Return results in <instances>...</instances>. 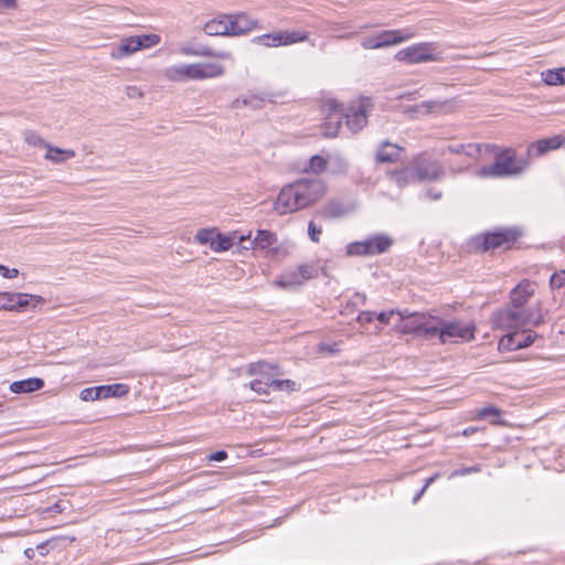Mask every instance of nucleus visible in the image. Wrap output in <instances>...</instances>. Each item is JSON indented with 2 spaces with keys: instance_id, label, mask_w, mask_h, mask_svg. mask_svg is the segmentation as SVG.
Returning <instances> with one entry per match:
<instances>
[{
  "instance_id": "nucleus-1",
  "label": "nucleus",
  "mask_w": 565,
  "mask_h": 565,
  "mask_svg": "<svg viewBox=\"0 0 565 565\" xmlns=\"http://www.w3.org/2000/svg\"><path fill=\"white\" fill-rule=\"evenodd\" d=\"M324 192L320 179H299L280 190L274 209L280 215L294 213L318 202Z\"/></svg>"
},
{
  "instance_id": "nucleus-2",
  "label": "nucleus",
  "mask_w": 565,
  "mask_h": 565,
  "mask_svg": "<svg viewBox=\"0 0 565 565\" xmlns=\"http://www.w3.org/2000/svg\"><path fill=\"white\" fill-rule=\"evenodd\" d=\"M523 232L516 226L497 227L471 236L467 241V249L470 253H489L497 249H512L522 237Z\"/></svg>"
},
{
  "instance_id": "nucleus-3",
  "label": "nucleus",
  "mask_w": 565,
  "mask_h": 565,
  "mask_svg": "<svg viewBox=\"0 0 565 565\" xmlns=\"http://www.w3.org/2000/svg\"><path fill=\"white\" fill-rule=\"evenodd\" d=\"M483 154H493L494 161L476 171V175L480 179L512 177L518 175L525 170V161L519 159L515 150L512 148L500 149L497 146L494 151L483 152Z\"/></svg>"
},
{
  "instance_id": "nucleus-4",
  "label": "nucleus",
  "mask_w": 565,
  "mask_h": 565,
  "mask_svg": "<svg viewBox=\"0 0 565 565\" xmlns=\"http://www.w3.org/2000/svg\"><path fill=\"white\" fill-rule=\"evenodd\" d=\"M224 67L218 63H193L171 66L166 70V77L171 81L205 79L221 76Z\"/></svg>"
},
{
  "instance_id": "nucleus-5",
  "label": "nucleus",
  "mask_w": 565,
  "mask_h": 565,
  "mask_svg": "<svg viewBox=\"0 0 565 565\" xmlns=\"http://www.w3.org/2000/svg\"><path fill=\"white\" fill-rule=\"evenodd\" d=\"M393 238L387 234H375L363 241L352 242L347 245L345 253L349 256L369 257L386 253L393 246Z\"/></svg>"
},
{
  "instance_id": "nucleus-6",
  "label": "nucleus",
  "mask_w": 565,
  "mask_h": 565,
  "mask_svg": "<svg viewBox=\"0 0 565 565\" xmlns=\"http://www.w3.org/2000/svg\"><path fill=\"white\" fill-rule=\"evenodd\" d=\"M491 319L494 328L497 329H519L532 321V310L529 308L505 306L494 311Z\"/></svg>"
},
{
  "instance_id": "nucleus-7",
  "label": "nucleus",
  "mask_w": 565,
  "mask_h": 565,
  "mask_svg": "<svg viewBox=\"0 0 565 565\" xmlns=\"http://www.w3.org/2000/svg\"><path fill=\"white\" fill-rule=\"evenodd\" d=\"M45 299L26 292H0V310L12 312L36 311Z\"/></svg>"
},
{
  "instance_id": "nucleus-8",
  "label": "nucleus",
  "mask_w": 565,
  "mask_h": 565,
  "mask_svg": "<svg viewBox=\"0 0 565 565\" xmlns=\"http://www.w3.org/2000/svg\"><path fill=\"white\" fill-rule=\"evenodd\" d=\"M159 42L160 36L154 33L128 36L122 39L118 46L111 50L109 55L113 60H121L139 50L152 47Z\"/></svg>"
},
{
  "instance_id": "nucleus-9",
  "label": "nucleus",
  "mask_w": 565,
  "mask_h": 565,
  "mask_svg": "<svg viewBox=\"0 0 565 565\" xmlns=\"http://www.w3.org/2000/svg\"><path fill=\"white\" fill-rule=\"evenodd\" d=\"M473 323H462L458 320H444L439 318V343L470 341L475 338Z\"/></svg>"
},
{
  "instance_id": "nucleus-10",
  "label": "nucleus",
  "mask_w": 565,
  "mask_h": 565,
  "mask_svg": "<svg viewBox=\"0 0 565 565\" xmlns=\"http://www.w3.org/2000/svg\"><path fill=\"white\" fill-rule=\"evenodd\" d=\"M395 60L408 64H419L436 62L439 60V54L434 43L422 42L399 50L395 54Z\"/></svg>"
},
{
  "instance_id": "nucleus-11",
  "label": "nucleus",
  "mask_w": 565,
  "mask_h": 565,
  "mask_svg": "<svg viewBox=\"0 0 565 565\" xmlns=\"http://www.w3.org/2000/svg\"><path fill=\"white\" fill-rule=\"evenodd\" d=\"M309 39V33L306 31L292 30V31H277L271 33L262 34L255 36L253 43L266 46V47H278L291 45L299 42H305Z\"/></svg>"
},
{
  "instance_id": "nucleus-12",
  "label": "nucleus",
  "mask_w": 565,
  "mask_h": 565,
  "mask_svg": "<svg viewBox=\"0 0 565 565\" xmlns=\"http://www.w3.org/2000/svg\"><path fill=\"white\" fill-rule=\"evenodd\" d=\"M373 104L371 98L361 97L358 102L352 105L343 113L345 125L351 132H359L367 124L369 111Z\"/></svg>"
},
{
  "instance_id": "nucleus-13",
  "label": "nucleus",
  "mask_w": 565,
  "mask_h": 565,
  "mask_svg": "<svg viewBox=\"0 0 565 565\" xmlns=\"http://www.w3.org/2000/svg\"><path fill=\"white\" fill-rule=\"evenodd\" d=\"M317 270L312 265L302 264L297 268L282 273L274 284L284 289H294L301 286L305 281L316 277Z\"/></svg>"
},
{
  "instance_id": "nucleus-14",
  "label": "nucleus",
  "mask_w": 565,
  "mask_h": 565,
  "mask_svg": "<svg viewBox=\"0 0 565 565\" xmlns=\"http://www.w3.org/2000/svg\"><path fill=\"white\" fill-rule=\"evenodd\" d=\"M25 142L35 147H44L47 149L44 158L54 163H62L65 159L75 157V151L72 149H61L46 142L39 134L33 130H25L23 132Z\"/></svg>"
},
{
  "instance_id": "nucleus-15",
  "label": "nucleus",
  "mask_w": 565,
  "mask_h": 565,
  "mask_svg": "<svg viewBox=\"0 0 565 565\" xmlns=\"http://www.w3.org/2000/svg\"><path fill=\"white\" fill-rule=\"evenodd\" d=\"M409 178H415L416 182L420 181H437L445 175V171L438 161L419 160L416 161L411 170L404 172Z\"/></svg>"
},
{
  "instance_id": "nucleus-16",
  "label": "nucleus",
  "mask_w": 565,
  "mask_h": 565,
  "mask_svg": "<svg viewBox=\"0 0 565 565\" xmlns=\"http://www.w3.org/2000/svg\"><path fill=\"white\" fill-rule=\"evenodd\" d=\"M323 109L327 113L323 124V135L328 138H333L338 136L342 126V105L337 99L330 98L323 103Z\"/></svg>"
},
{
  "instance_id": "nucleus-17",
  "label": "nucleus",
  "mask_w": 565,
  "mask_h": 565,
  "mask_svg": "<svg viewBox=\"0 0 565 565\" xmlns=\"http://www.w3.org/2000/svg\"><path fill=\"white\" fill-rule=\"evenodd\" d=\"M497 149L493 143H450L444 147L440 151L441 156L447 152L458 156H465L472 160H480L483 152H492Z\"/></svg>"
},
{
  "instance_id": "nucleus-18",
  "label": "nucleus",
  "mask_w": 565,
  "mask_h": 565,
  "mask_svg": "<svg viewBox=\"0 0 565 565\" xmlns=\"http://www.w3.org/2000/svg\"><path fill=\"white\" fill-rule=\"evenodd\" d=\"M396 315L398 316V320L394 324L395 331L402 334L415 335L425 313L403 309L396 310Z\"/></svg>"
},
{
  "instance_id": "nucleus-19",
  "label": "nucleus",
  "mask_w": 565,
  "mask_h": 565,
  "mask_svg": "<svg viewBox=\"0 0 565 565\" xmlns=\"http://www.w3.org/2000/svg\"><path fill=\"white\" fill-rule=\"evenodd\" d=\"M228 22L230 36L244 35L258 28V21L244 12L225 14Z\"/></svg>"
},
{
  "instance_id": "nucleus-20",
  "label": "nucleus",
  "mask_w": 565,
  "mask_h": 565,
  "mask_svg": "<svg viewBox=\"0 0 565 565\" xmlns=\"http://www.w3.org/2000/svg\"><path fill=\"white\" fill-rule=\"evenodd\" d=\"M534 291V284L531 280H521L510 292V306L524 308Z\"/></svg>"
},
{
  "instance_id": "nucleus-21",
  "label": "nucleus",
  "mask_w": 565,
  "mask_h": 565,
  "mask_svg": "<svg viewBox=\"0 0 565 565\" xmlns=\"http://www.w3.org/2000/svg\"><path fill=\"white\" fill-rule=\"evenodd\" d=\"M414 36L412 29H398V30H384L376 33V40H379L381 47H387L403 43Z\"/></svg>"
},
{
  "instance_id": "nucleus-22",
  "label": "nucleus",
  "mask_w": 565,
  "mask_h": 565,
  "mask_svg": "<svg viewBox=\"0 0 565 565\" xmlns=\"http://www.w3.org/2000/svg\"><path fill=\"white\" fill-rule=\"evenodd\" d=\"M250 232L247 235H237V232L232 233L231 235H224L215 228V238L213 243H211V249L221 253L228 250L234 242L237 239L239 244H243L245 239L249 238Z\"/></svg>"
},
{
  "instance_id": "nucleus-23",
  "label": "nucleus",
  "mask_w": 565,
  "mask_h": 565,
  "mask_svg": "<svg viewBox=\"0 0 565 565\" xmlns=\"http://www.w3.org/2000/svg\"><path fill=\"white\" fill-rule=\"evenodd\" d=\"M415 337L423 338L425 340H439V318L424 315Z\"/></svg>"
},
{
  "instance_id": "nucleus-24",
  "label": "nucleus",
  "mask_w": 565,
  "mask_h": 565,
  "mask_svg": "<svg viewBox=\"0 0 565 565\" xmlns=\"http://www.w3.org/2000/svg\"><path fill=\"white\" fill-rule=\"evenodd\" d=\"M246 241H248L249 248L252 249H268L276 245L277 235L267 230H258L256 236L253 239L249 237ZM243 248L248 249V246L243 245Z\"/></svg>"
},
{
  "instance_id": "nucleus-25",
  "label": "nucleus",
  "mask_w": 565,
  "mask_h": 565,
  "mask_svg": "<svg viewBox=\"0 0 565 565\" xmlns=\"http://www.w3.org/2000/svg\"><path fill=\"white\" fill-rule=\"evenodd\" d=\"M353 211V206L345 204L340 200L329 201L321 210V215L324 218H339Z\"/></svg>"
},
{
  "instance_id": "nucleus-26",
  "label": "nucleus",
  "mask_w": 565,
  "mask_h": 565,
  "mask_svg": "<svg viewBox=\"0 0 565 565\" xmlns=\"http://www.w3.org/2000/svg\"><path fill=\"white\" fill-rule=\"evenodd\" d=\"M403 151V148L391 143L388 141H383L380 149L376 152V160L380 162H396L401 159V152Z\"/></svg>"
},
{
  "instance_id": "nucleus-27",
  "label": "nucleus",
  "mask_w": 565,
  "mask_h": 565,
  "mask_svg": "<svg viewBox=\"0 0 565 565\" xmlns=\"http://www.w3.org/2000/svg\"><path fill=\"white\" fill-rule=\"evenodd\" d=\"M44 387V381L40 377H29L10 384V391L15 394L33 393Z\"/></svg>"
},
{
  "instance_id": "nucleus-28",
  "label": "nucleus",
  "mask_w": 565,
  "mask_h": 565,
  "mask_svg": "<svg viewBox=\"0 0 565 565\" xmlns=\"http://www.w3.org/2000/svg\"><path fill=\"white\" fill-rule=\"evenodd\" d=\"M562 146H565V136L562 135L540 139L536 142L532 143V148L536 149V153L539 156L544 154L551 150H556Z\"/></svg>"
},
{
  "instance_id": "nucleus-29",
  "label": "nucleus",
  "mask_w": 565,
  "mask_h": 565,
  "mask_svg": "<svg viewBox=\"0 0 565 565\" xmlns=\"http://www.w3.org/2000/svg\"><path fill=\"white\" fill-rule=\"evenodd\" d=\"M203 31L206 35H210V36H216V35L230 36L227 18L224 14L218 19H212V20L207 21L204 24Z\"/></svg>"
},
{
  "instance_id": "nucleus-30",
  "label": "nucleus",
  "mask_w": 565,
  "mask_h": 565,
  "mask_svg": "<svg viewBox=\"0 0 565 565\" xmlns=\"http://www.w3.org/2000/svg\"><path fill=\"white\" fill-rule=\"evenodd\" d=\"M99 399L108 397H122L129 393V386L124 383H115L98 386Z\"/></svg>"
},
{
  "instance_id": "nucleus-31",
  "label": "nucleus",
  "mask_w": 565,
  "mask_h": 565,
  "mask_svg": "<svg viewBox=\"0 0 565 565\" xmlns=\"http://www.w3.org/2000/svg\"><path fill=\"white\" fill-rule=\"evenodd\" d=\"M542 79L546 85H565V67L550 68L542 72Z\"/></svg>"
},
{
  "instance_id": "nucleus-32",
  "label": "nucleus",
  "mask_w": 565,
  "mask_h": 565,
  "mask_svg": "<svg viewBox=\"0 0 565 565\" xmlns=\"http://www.w3.org/2000/svg\"><path fill=\"white\" fill-rule=\"evenodd\" d=\"M502 411L495 406H486L478 409L476 413L477 419H484L491 417L490 424L492 425H505L504 420H501Z\"/></svg>"
},
{
  "instance_id": "nucleus-33",
  "label": "nucleus",
  "mask_w": 565,
  "mask_h": 565,
  "mask_svg": "<svg viewBox=\"0 0 565 565\" xmlns=\"http://www.w3.org/2000/svg\"><path fill=\"white\" fill-rule=\"evenodd\" d=\"M274 97L275 95L274 94H265V95H248L246 97H244L242 99V104L245 105V106H249L254 109H259L263 107V104L264 102H270L273 103L274 102ZM238 103H241V99H236L235 100V105H237Z\"/></svg>"
},
{
  "instance_id": "nucleus-34",
  "label": "nucleus",
  "mask_w": 565,
  "mask_h": 565,
  "mask_svg": "<svg viewBox=\"0 0 565 565\" xmlns=\"http://www.w3.org/2000/svg\"><path fill=\"white\" fill-rule=\"evenodd\" d=\"M181 53L189 56H215L214 51L205 45H199L196 47L183 46L181 47Z\"/></svg>"
},
{
  "instance_id": "nucleus-35",
  "label": "nucleus",
  "mask_w": 565,
  "mask_h": 565,
  "mask_svg": "<svg viewBox=\"0 0 565 565\" xmlns=\"http://www.w3.org/2000/svg\"><path fill=\"white\" fill-rule=\"evenodd\" d=\"M249 387L252 391L256 392L259 395H269L270 390H273L270 385V379L268 375L263 379H256L249 383Z\"/></svg>"
},
{
  "instance_id": "nucleus-36",
  "label": "nucleus",
  "mask_w": 565,
  "mask_h": 565,
  "mask_svg": "<svg viewBox=\"0 0 565 565\" xmlns=\"http://www.w3.org/2000/svg\"><path fill=\"white\" fill-rule=\"evenodd\" d=\"M327 160L315 154L310 158L308 167L305 169L306 171H311L313 173H321L327 168Z\"/></svg>"
},
{
  "instance_id": "nucleus-37",
  "label": "nucleus",
  "mask_w": 565,
  "mask_h": 565,
  "mask_svg": "<svg viewBox=\"0 0 565 565\" xmlns=\"http://www.w3.org/2000/svg\"><path fill=\"white\" fill-rule=\"evenodd\" d=\"M215 238V228H201L195 234V241L201 245H209L213 243Z\"/></svg>"
},
{
  "instance_id": "nucleus-38",
  "label": "nucleus",
  "mask_w": 565,
  "mask_h": 565,
  "mask_svg": "<svg viewBox=\"0 0 565 565\" xmlns=\"http://www.w3.org/2000/svg\"><path fill=\"white\" fill-rule=\"evenodd\" d=\"M270 385L274 391L294 392L298 388L296 382L291 380H270Z\"/></svg>"
},
{
  "instance_id": "nucleus-39",
  "label": "nucleus",
  "mask_w": 565,
  "mask_h": 565,
  "mask_svg": "<svg viewBox=\"0 0 565 565\" xmlns=\"http://www.w3.org/2000/svg\"><path fill=\"white\" fill-rule=\"evenodd\" d=\"M552 289H561L565 286V269L554 273L550 278Z\"/></svg>"
},
{
  "instance_id": "nucleus-40",
  "label": "nucleus",
  "mask_w": 565,
  "mask_h": 565,
  "mask_svg": "<svg viewBox=\"0 0 565 565\" xmlns=\"http://www.w3.org/2000/svg\"><path fill=\"white\" fill-rule=\"evenodd\" d=\"M480 471H481V466L480 465H473V466H470V467H463V468L454 470L449 475V479H452V478H456V477H463V476H467V475H470V473H477V472H480Z\"/></svg>"
},
{
  "instance_id": "nucleus-41",
  "label": "nucleus",
  "mask_w": 565,
  "mask_h": 565,
  "mask_svg": "<svg viewBox=\"0 0 565 565\" xmlns=\"http://www.w3.org/2000/svg\"><path fill=\"white\" fill-rule=\"evenodd\" d=\"M537 338V334L530 331L529 333H520V340L515 344L516 348L524 349L532 345Z\"/></svg>"
},
{
  "instance_id": "nucleus-42",
  "label": "nucleus",
  "mask_w": 565,
  "mask_h": 565,
  "mask_svg": "<svg viewBox=\"0 0 565 565\" xmlns=\"http://www.w3.org/2000/svg\"><path fill=\"white\" fill-rule=\"evenodd\" d=\"M407 170H411V168H405L394 172L395 181L398 183L399 186H403L407 183L416 182L415 178H409V175L406 173L404 174V172Z\"/></svg>"
},
{
  "instance_id": "nucleus-43",
  "label": "nucleus",
  "mask_w": 565,
  "mask_h": 565,
  "mask_svg": "<svg viewBox=\"0 0 565 565\" xmlns=\"http://www.w3.org/2000/svg\"><path fill=\"white\" fill-rule=\"evenodd\" d=\"M81 398L83 401H97L99 399L98 386L86 387L81 392Z\"/></svg>"
},
{
  "instance_id": "nucleus-44",
  "label": "nucleus",
  "mask_w": 565,
  "mask_h": 565,
  "mask_svg": "<svg viewBox=\"0 0 565 565\" xmlns=\"http://www.w3.org/2000/svg\"><path fill=\"white\" fill-rule=\"evenodd\" d=\"M322 233V228L318 226L313 221H310L308 224V235L310 239L315 243L320 241V234Z\"/></svg>"
},
{
  "instance_id": "nucleus-45",
  "label": "nucleus",
  "mask_w": 565,
  "mask_h": 565,
  "mask_svg": "<svg viewBox=\"0 0 565 565\" xmlns=\"http://www.w3.org/2000/svg\"><path fill=\"white\" fill-rule=\"evenodd\" d=\"M361 46L365 50L382 49L379 40H376V34L363 39V41L361 42Z\"/></svg>"
},
{
  "instance_id": "nucleus-46",
  "label": "nucleus",
  "mask_w": 565,
  "mask_h": 565,
  "mask_svg": "<svg viewBox=\"0 0 565 565\" xmlns=\"http://www.w3.org/2000/svg\"><path fill=\"white\" fill-rule=\"evenodd\" d=\"M520 340V333L518 332H513V333H509L507 334L503 339H502V342L505 341L507 342V347L510 349V350H519L520 348H516L515 344L518 343V341Z\"/></svg>"
},
{
  "instance_id": "nucleus-47",
  "label": "nucleus",
  "mask_w": 565,
  "mask_h": 565,
  "mask_svg": "<svg viewBox=\"0 0 565 565\" xmlns=\"http://www.w3.org/2000/svg\"><path fill=\"white\" fill-rule=\"evenodd\" d=\"M126 94H127L128 98H130V99H137V98L143 97V93L137 86H127Z\"/></svg>"
},
{
  "instance_id": "nucleus-48",
  "label": "nucleus",
  "mask_w": 565,
  "mask_h": 565,
  "mask_svg": "<svg viewBox=\"0 0 565 565\" xmlns=\"http://www.w3.org/2000/svg\"><path fill=\"white\" fill-rule=\"evenodd\" d=\"M318 350L320 352H327L329 354H335L339 352V347L337 343H332V344H329V343H320L319 347H318Z\"/></svg>"
},
{
  "instance_id": "nucleus-49",
  "label": "nucleus",
  "mask_w": 565,
  "mask_h": 565,
  "mask_svg": "<svg viewBox=\"0 0 565 565\" xmlns=\"http://www.w3.org/2000/svg\"><path fill=\"white\" fill-rule=\"evenodd\" d=\"M0 275L4 278H15L19 275V270L17 268H8L0 265Z\"/></svg>"
},
{
  "instance_id": "nucleus-50",
  "label": "nucleus",
  "mask_w": 565,
  "mask_h": 565,
  "mask_svg": "<svg viewBox=\"0 0 565 565\" xmlns=\"http://www.w3.org/2000/svg\"><path fill=\"white\" fill-rule=\"evenodd\" d=\"M373 319L374 313L372 311H361L356 317L358 322L361 324L370 323L373 321Z\"/></svg>"
},
{
  "instance_id": "nucleus-51",
  "label": "nucleus",
  "mask_w": 565,
  "mask_h": 565,
  "mask_svg": "<svg viewBox=\"0 0 565 565\" xmlns=\"http://www.w3.org/2000/svg\"><path fill=\"white\" fill-rule=\"evenodd\" d=\"M394 315H396V310L382 311L376 316V319L383 324H388L391 317Z\"/></svg>"
},
{
  "instance_id": "nucleus-52",
  "label": "nucleus",
  "mask_w": 565,
  "mask_h": 565,
  "mask_svg": "<svg viewBox=\"0 0 565 565\" xmlns=\"http://www.w3.org/2000/svg\"><path fill=\"white\" fill-rule=\"evenodd\" d=\"M265 365H266V364H265V363H263V362L252 363V364H249V366H248L247 373H248L249 375L263 374V367H264Z\"/></svg>"
},
{
  "instance_id": "nucleus-53",
  "label": "nucleus",
  "mask_w": 565,
  "mask_h": 565,
  "mask_svg": "<svg viewBox=\"0 0 565 565\" xmlns=\"http://www.w3.org/2000/svg\"><path fill=\"white\" fill-rule=\"evenodd\" d=\"M18 8V0H0V11L14 10Z\"/></svg>"
},
{
  "instance_id": "nucleus-54",
  "label": "nucleus",
  "mask_w": 565,
  "mask_h": 565,
  "mask_svg": "<svg viewBox=\"0 0 565 565\" xmlns=\"http://www.w3.org/2000/svg\"><path fill=\"white\" fill-rule=\"evenodd\" d=\"M207 458L211 461H223L227 458V452L225 450H217L209 455Z\"/></svg>"
},
{
  "instance_id": "nucleus-55",
  "label": "nucleus",
  "mask_w": 565,
  "mask_h": 565,
  "mask_svg": "<svg viewBox=\"0 0 565 565\" xmlns=\"http://www.w3.org/2000/svg\"><path fill=\"white\" fill-rule=\"evenodd\" d=\"M469 168V164L467 166H459V167H450V173L451 174H458L467 171Z\"/></svg>"
},
{
  "instance_id": "nucleus-56",
  "label": "nucleus",
  "mask_w": 565,
  "mask_h": 565,
  "mask_svg": "<svg viewBox=\"0 0 565 565\" xmlns=\"http://www.w3.org/2000/svg\"><path fill=\"white\" fill-rule=\"evenodd\" d=\"M544 322V317L540 313L537 315L536 317H534V315L532 313V321L530 323H532L533 326H540Z\"/></svg>"
},
{
  "instance_id": "nucleus-57",
  "label": "nucleus",
  "mask_w": 565,
  "mask_h": 565,
  "mask_svg": "<svg viewBox=\"0 0 565 565\" xmlns=\"http://www.w3.org/2000/svg\"><path fill=\"white\" fill-rule=\"evenodd\" d=\"M427 196L430 198L434 201H437V200H439L441 198V192L440 191L429 190L427 192Z\"/></svg>"
},
{
  "instance_id": "nucleus-58",
  "label": "nucleus",
  "mask_w": 565,
  "mask_h": 565,
  "mask_svg": "<svg viewBox=\"0 0 565 565\" xmlns=\"http://www.w3.org/2000/svg\"><path fill=\"white\" fill-rule=\"evenodd\" d=\"M439 478V473H435L431 477H429L428 479H426L423 488H425L427 490V488L436 480Z\"/></svg>"
},
{
  "instance_id": "nucleus-59",
  "label": "nucleus",
  "mask_w": 565,
  "mask_h": 565,
  "mask_svg": "<svg viewBox=\"0 0 565 565\" xmlns=\"http://www.w3.org/2000/svg\"><path fill=\"white\" fill-rule=\"evenodd\" d=\"M434 105H435L434 102H424L418 107H423L426 109V113H430Z\"/></svg>"
},
{
  "instance_id": "nucleus-60",
  "label": "nucleus",
  "mask_w": 565,
  "mask_h": 565,
  "mask_svg": "<svg viewBox=\"0 0 565 565\" xmlns=\"http://www.w3.org/2000/svg\"><path fill=\"white\" fill-rule=\"evenodd\" d=\"M477 430H478V428H477V427H467V428H465V429L462 430V433H461V434H462L463 436H470V435L475 434Z\"/></svg>"
},
{
  "instance_id": "nucleus-61",
  "label": "nucleus",
  "mask_w": 565,
  "mask_h": 565,
  "mask_svg": "<svg viewBox=\"0 0 565 565\" xmlns=\"http://www.w3.org/2000/svg\"><path fill=\"white\" fill-rule=\"evenodd\" d=\"M426 489L422 487V489L414 495L413 503H417L422 495L425 493Z\"/></svg>"
},
{
  "instance_id": "nucleus-62",
  "label": "nucleus",
  "mask_w": 565,
  "mask_h": 565,
  "mask_svg": "<svg viewBox=\"0 0 565 565\" xmlns=\"http://www.w3.org/2000/svg\"><path fill=\"white\" fill-rule=\"evenodd\" d=\"M36 550L39 551V553L44 556L47 552V548H46V543H41L36 546Z\"/></svg>"
},
{
  "instance_id": "nucleus-63",
  "label": "nucleus",
  "mask_w": 565,
  "mask_h": 565,
  "mask_svg": "<svg viewBox=\"0 0 565 565\" xmlns=\"http://www.w3.org/2000/svg\"><path fill=\"white\" fill-rule=\"evenodd\" d=\"M35 551L33 548H26L24 554L26 557L32 558L34 556Z\"/></svg>"
},
{
  "instance_id": "nucleus-64",
  "label": "nucleus",
  "mask_w": 565,
  "mask_h": 565,
  "mask_svg": "<svg viewBox=\"0 0 565 565\" xmlns=\"http://www.w3.org/2000/svg\"><path fill=\"white\" fill-rule=\"evenodd\" d=\"M53 158H62V157H61V154L55 153V154H53Z\"/></svg>"
}]
</instances>
